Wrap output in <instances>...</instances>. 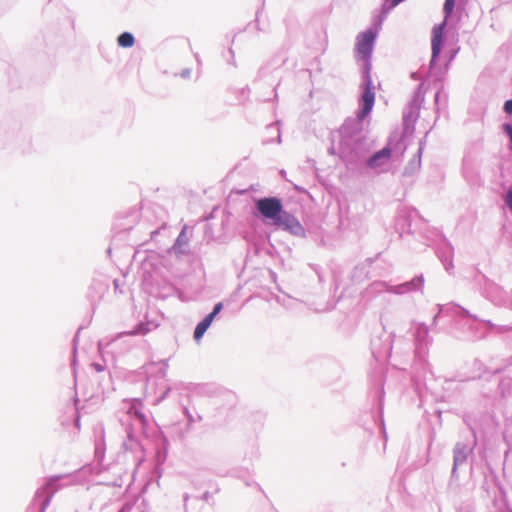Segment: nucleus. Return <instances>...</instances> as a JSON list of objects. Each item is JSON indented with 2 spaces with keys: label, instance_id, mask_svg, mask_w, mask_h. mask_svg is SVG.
<instances>
[{
  "label": "nucleus",
  "instance_id": "1",
  "mask_svg": "<svg viewBox=\"0 0 512 512\" xmlns=\"http://www.w3.org/2000/svg\"><path fill=\"white\" fill-rule=\"evenodd\" d=\"M357 119L358 110L356 111V117L347 118L339 129V157L347 166L364 165L371 170H377L388 163L393 151L402 146L401 140H397L393 145L392 140L389 139L383 148L368 156L371 149V142L363 133L364 121L366 118L361 120L359 129H352L350 127L346 131L343 130L348 121Z\"/></svg>",
  "mask_w": 512,
  "mask_h": 512
},
{
  "label": "nucleus",
  "instance_id": "2",
  "mask_svg": "<svg viewBox=\"0 0 512 512\" xmlns=\"http://www.w3.org/2000/svg\"><path fill=\"white\" fill-rule=\"evenodd\" d=\"M376 29H366L356 36L354 58L360 63V95L358 99V119L348 121L344 131L348 128L359 129L360 122L367 118L375 104V86L372 81V54L377 40Z\"/></svg>",
  "mask_w": 512,
  "mask_h": 512
},
{
  "label": "nucleus",
  "instance_id": "3",
  "mask_svg": "<svg viewBox=\"0 0 512 512\" xmlns=\"http://www.w3.org/2000/svg\"><path fill=\"white\" fill-rule=\"evenodd\" d=\"M432 338L429 336V328L425 323H418L414 331V362L413 380L417 385L423 384L426 389L428 381L434 379V374L428 362L427 356Z\"/></svg>",
  "mask_w": 512,
  "mask_h": 512
},
{
  "label": "nucleus",
  "instance_id": "4",
  "mask_svg": "<svg viewBox=\"0 0 512 512\" xmlns=\"http://www.w3.org/2000/svg\"><path fill=\"white\" fill-rule=\"evenodd\" d=\"M99 474L100 470L95 469L91 464L84 465L81 469L69 475H54L49 477L45 483L39 487L34 495V498L28 506L26 512H45L49 506L53 495L61 488V480L71 477L72 481H77L80 478H86L92 474Z\"/></svg>",
  "mask_w": 512,
  "mask_h": 512
},
{
  "label": "nucleus",
  "instance_id": "5",
  "mask_svg": "<svg viewBox=\"0 0 512 512\" xmlns=\"http://www.w3.org/2000/svg\"><path fill=\"white\" fill-rule=\"evenodd\" d=\"M142 402L140 399H132L127 408V426H126V440L123 442V447L126 451L142 452L143 445L138 437L139 434L145 438L151 436L149 432V421L146 415L142 412Z\"/></svg>",
  "mask_w": 512,
  "mask_h": 512
},
{
  "label": "nucleus",
  "instance_id": "6",
  "mask_svg": "<svg viewBox=\"0 0 512 512\" xmlns=\"http://www.w3.org/2000/svg\"><path fill=\"white\" fill-rule=\"evenodd\" d=\"M445 22L434 25L431 34V58L429 62L428 75L435 82H442L448 72L449 62L454 58L455 53L443 65H439V59L445 45Z\"/></svg>",
  "mask_w": 512,
  "mask_h": 512
},
{
  "label": "nucleus",
  "instance_id": "7",
  "mask_svg": "<svg viewBox=\"0 0 512 512\" xmlns=\"http://www.w3.org/2000/svg\"><path fill=\"white\" fill-rule=\"evenodd\" d=\"M285 210L283 200L278 196L253 198L252 216L266 225L274 227Z\"/></svg>",
  "mask_w": 512,
  "mask_h": 512
},
{
  "label": "nucleus",
  "instance_id": "8",
  "mask_svg": "<svg viewBox=\"0 0 512 512\" xmlns=\"http://www.w3.org/2000/svg\"><path fill=\"white\" fill-rule=\"evenodd\" d=\"M424 276L419 274L414 276L411 280L405 281L398 285H389L385 281H374L364 291L365 297H374L383 292H388L396 295H403L408 292L418 291L424 285Z\"/></svg>",
  "mask_w": 512,
  "mask_h": 512
},
{
  "label": "nucleus",
  "instance_id": "9",
  "mask_svg": "<svg viewBox=\"0 0 512 512\" xmlns=\"http://www.w3.org/2000/svg\"><path fill=\"white\" fill-rule=\"evenodd\" d=\"M437 310H438L437 313L433 317V321H432L433 325H436V323L438 321V318L441 315H449L451 313H455V314H457V315H459L461 317H467V318L473 319L475 321H479V322L484 323L485 326L490 331L493 330V329H496V328L501 333L512 330V325H500V326H497L496 324H494L490 320H482V319H480L477 315L470 313L466 308H464V307H462L460 305H457V304H453V303L437 304Z\"/></svg>",
  "mask_w": 512,
  "mask_h": 512
},
{
  "label": "nucleus",
  "instance_id": "10",
  "mask_svg": "<svg viewBox=\"0 0 512 512\" xmlns=\"http://www.w3.org/2000/svg\"><path fill=\"white\" fill-rule=\"evenodd\" d=\"M392 343V333H387L382 327L379 334L371 338L370 349L373 358L377 362H383L390 358L393 349Z\"/></svg>",
  "mask_w": 512,
  "mask_h": 512
},
{
  "label": "nucleus",
  "instance_id": "11",
  "mask_svg": "<svg viewBox=\"0 0 512 512\" xmlns=\"http://www.w3.org/2000/svg\"><path fill=\"white\" fill-rule=\"evenodd\" d=\"M276 229H280L298 238L306 237V230L296 216L285 210L276 225Z\"/></svg>",
  "mask_w": 512,
  "mask_h": 512
},
{
  "label": "nucleus",
  "instance_id": "12",
  "mask_svg": "<svg viewBox=\"0 0 512 512\" xmlns=\"http://www.w3.org/2000/svg\"><path fill=\"white\" fill-rule=\"evenodd\" d=\"M276 68L272 67V65L270 63H266L264 65H262L258 72H257V75H256V78L253 82V84L255 86H258L261 84V82H265L267 83L269 86H272L273 87V90H272V98L271 97H265V96H262L261 100L264 101V102H268L270 100H276L278 98V94H277V86L279 85V82H277L276 84H274V77H273V73L275 71Z\"/></svg>",
  "mask_w": 512,
  "mask_h": 512
},
{
  "label": "nucleus",
  "instance_id": "13",
  "mask_svg": "<svg viewBox=\"0 0 512 512\" xmlns=\"http://www.w3.org/2000/svg\"><path fill=\"white\" fill-rule=\"evenodd\" d=\"M436 255L442 262L445 270L451 274L452 270L454 269V247L444 235H441L440 243L436 247Z\"/></svg>",
  "mask_w": 512,
  "mask_h": 512
},
{
  "label": "nucleus",
  "instance_id": "14",
  "mask_svg": "<svg viewBox=\"0 0 512 512\" xmlns=\"http://www.w3.org/2000/svg\"><path fill=\"white\" fill-rule=\"evenodd\" d=\"M384 380L382 378H378L374 383L373 391H372V399L373 405L377 412V417L379 418L384 434L386 435L385 425H384Z\"/></svg>",
  "mask_w": 512,
  "mask_h": 512
},
{
  "label": "nucleus",
  "instance_id": "15",
  "mask_svg": "<svg viewBox=\"0 0 512 512\" xmlns=\"http://www.w3.org/2000/svg\"><path fill=\"white\" fill-rule=\"evenodd\" d=\"M473 448L463 442H457L453 448V466L451 471V478L458 479V467L465 464L468 455L472 452Z\"/></svg>",
  "mask_w": 512,
  "mask_h": 512
},
{
  "label": "nucleus",
  "instance_id": "16",
  "mask_svg": "<svg viewBox=\"0 0 512 512\" xmlns=\"http://www.w3.org/2000/svg\"><path fill=\"white\" fill-rule=\"evenodd\" d=\"M189 250V238L187 236V226L184 225L175 239L171 248H169L168 253L174 254L176 257H182L188 255Z\"/></svg>",
  "mask_w": 512,
  "mask_h": 512
},
{
  "label": "nucleus",
  "instance_id": "17",
  "mask_svg": "<svg viewBox=\"0 0 512 512\" xmlns=\"http://www.w3.org/2000/svg\"><path fill=\"white\" fill-rule=\"evenodd\" d=\"M481 288L485 297L492 303L499 305L501 289L498 284L490 280L485 275H482V281H480Z\"/></svg>",
  "mask_w": 512,
  "mask_h": 512
},
{
  "label": "nucleus",
  "instance_id": "18",
  "mask_svg": "<svg viewBox=\"0 0 512 512\" xmlns=\"http://www.w3.org/2000/svg\"><path fill=\"white\" fill-rule=\"evenodd\" d=\"M154 441L156 446V457L159 463H163L167 457L169 441L162 431L154 432Z\"/></svg>",
  "mask_w": 512,
  "mask_h": 512
},
{
  "label": "nucleus",
  "instance_id": "19",
  "mask_svg": "<svg viewBox=\"0 0 512 512\" xmlns=\"http://www.w3.org/2000/svg\"><path fill=\"white\" fill-rule=\"evenodd\" d=\"M423 142L420 141L418 151L416 155L408 162V164L404 168L403 175L404 176H412L415 174L421 167V156L423 153Z\"/></svg>",
  "mask_w": 512,
  "mask_h": 512
},
{
  "label": "nucleus",
  "instance_id": "20",
  "mask_svg": "<svg viewBox=\"0 0 512 512\" xmlns=\"http://www.w3.org/2000/svg\"><path fill=\"white\" fill-rule=\"evenodd\" d=\"M215 319L212 315L207 314L201 321H199L194 329L193 338L196 342H200L204 337L206 331L210 328Z\"/></svg>",
  "mask_w": 512,
  "mask_h": 512
},
{
  "label": "nucleus",
  "instance_id": "21",
  "mask_svg": "<svg viewBox=\"0 0 512 512\" xmlns=\"http://www.w3.org/2000/svg\"><path fill=\"white\" fill-rule=\"evenodd\" d=\"M416 213L415 210L410 212H400L399 215L396 218V227L398 229H401V234L403 233H410L412 234L413 231L411 229V214Z\"/></svg>",
  "mask_w": 512,
  "mask_h": 512
},
{
  "label": "nucleus",
  "instance_id": "22",
  "mask_svg": "<svg viewBox=\"0 0 512 512\" xmlns=\"http://www.w3.org/2000/svg\"><path fill=\"white\" fill-rule=\"evenodd\" d=\"M116 42L120 48L128 49L135 45L136 39L133 33L124 31L117 36Z\"/></svg>",
  "mask_w": 512,
  "mask_h": 512
},
{
  "label": "nucleus",
  "instance_id": "23",
  "mask_svg": "<svg viewBox=\"0 0 512 512\" xmlns=\"http://www.w3.org/2000/svg\"><path fill=\"white\" fill-rule=\"evenodd\" d=\"M152 323L151 322H143V321H140L139 323H137L134 328L127 332L128 335H146L148 332L151 331V328H150V325Z\"/></svg>",
  "mask_w": 512,
  "mask_h": 512
},
{
  "label": "nucleus",
  "instance_id": "24",
  "mask_svg": "<svg viewBox=\"0 0 512 512\" xmlns=\"http://www.w3.org/2000/svg\"><path fill=\"white\" fill-rule=\"evenodd\" d=\"M12 132L5 123L0 122V148L10 140Z\"/></svg>",
  "mask_w": 512,
  "mask_h": 512
},
{
  "label": "nucleus",
  "instance_id": "25",
  "mask_svg": "<svg viewBox=\"0 0 512 512\" xmlns=\"http://www.w3.org/2000/svg\"><path fill=\"white\" fill-rule=\"evenodd\" d=\"M418 114H419V111H416V110H414V108H411V107H410L409 111L403 112V124H404L405 130L407 129L409 122L413 123L416 121Z\"/></svg>",
  "mask_w": 512,
  "mask_h": 512
},
{
  "label": "nucleus",
  "instance_id": "26",
  "mask_svg": "<svg viewBox=\"0 0 512 512\" xmlns=\"http://www.w3.org/2000/svg\"><path fill=\"white\" fill-rule=\"evenodd\" d=\"M105 457V444L104 440H101L96 442L95 444V459L97 460L98 464H101Z\"/></svg>",
  "mask_w": 512,
  "mask_h": 512
},
{
  "label": "nucleus",
  "instance_id": "27",
  "mask_svg": "<svg viewBox=\"0 0 512 512\" xmlns=\"http://www.w3.org/2000/svg\"><path fill=\"white\" fill-rule=\"evenodd\" d=\"M247 473V470L243 468H232L228 470L225 474H221V476H230L239 479H244V475Z\"/></svg>",
  "mask_w": 512,
  "mask_h": 512
},
{
  "label": "nucleus",
  "instance_id": "28",
  "mask_svg": "<svg viewBox=\"0 0 512 512\" xmlns=\"http://www.w3.org/2000/svg\"><path fill=\"white\" fill-rule=\"evenodd\" d=\"M423 100V97L421 96L420 92V86L417 88V90L414 93V96L412 100L410 101V107L414 108V110L419 111L420 108V102Z\"/></svg>",
  "mask_w": 512,
  "mask_h": 512
},
{
  "label": "nucleus",
  "instance_id": "29",
  "mask_svg": "<svg viewBox=\"0 0 512 512\" xmlns=\"http://www.w3.org/2000/svg\"><path fill=\"white\" fill-rule=\"evenodd\" d=\"M183 412L189 424H192L197 421H202V416L199 413H196L194 415L187 407L183 408Z\"/></svg>",
  "mask_w": 512,
  "mask_h": 512
},
{
  "label": "nucleus",
  "instance_id": "30",
  "mask_svg": "<svg viewBox=\"0 0 512 512\" xmlns=\"http://www.w3.org/2000/svg\"><path fill=\"white\" fill-rule=\"evenodd\" d=\"M83 329V326H80L77 330V332L75 333L74 337H73V340H72V343H73V359H72V365L74 366L77 362V359H76V354H77V345H78V341H79V334H80V331Z\"/></svg>",
  "mask_w": 512,
  "mask_h": 512
},
{
  "label": "nucleus",
  "instance_id": "31",
  "mask_svg": "<svg viewBox=\"0 0 512 512\" xmlns=\"http://www.w3.org/2000/svg\"><path fill=\"white\" fill-rule=\"evenodd\" d=\"M456 0H445L443 4V13L446 17L450 16L455 8Z\"/></svg>",
  "mask_w": 512,
  "mask_h": 512
},
{
  "label": "nucleus",
  "instance_id": "32",
  "mask_svg": "<svg viewBox=\"0 0 512 512\" xmlns=\"http://www.w3.org/2000/svg\"><path fill=\"white\" fill-rule=\"evenodd\" d=\"M223 307H224L223 302H217L213 306L211 312H209L208 314L212 315L213 318L215 319L220 314V312L223 310Z\"/></svg>",
  "mask_w": 512,
  "mask_h": 512
},
{
  "label": "nucleus",
  "instance_id": "33",
  "mask_svg": "<svg viewBox=\"0 0 512 512\" xmlns=\"http://www.w3.org/2000/svg\"><path fill=\"white\" fill-rule=\"evenodd\" d=\"M503 133L508 137V139H512V122H505L501 126Z\"/></svg>",
  "mask_w": 512,
  "mask_h": 512
},
{
  "label": "nucleus",
  "instance_id": "34",
  "mask_svg": "<svg viewBox=\"0 0 512 512\" xmlns=\"http://www.w3.org/2000/svg\"><path fill=\"white\" fill-rule=\"evenodd\" d=\"M503 111L505 114L511 116L512 115V98L508 99L504 102Z\"/></svg>",
  "mask_w": 512,
  "mask_h": 512
},
{
  "label": "nucleus",
  "instance_id": "35",
  "mask_svg": "<svg viewBox=\"0 0 512 512\" xmlns=\"http://www.w3.org/2000/svg\"><path fill=\"white\" fill-rule=\"evenodd\" d=\"M505 203L512 214V189H510L506 195Z\"/></svg>",
  "mask_w": 512,
  "mask_h": 512
},
{
  "label": "nucleus",
  "instance_id": "36",
  "mask_svg": "<svg viewBox=\"0 0 512 512\" xmlns=\"http://www.w3.org/2000/svg\"><path fill=\"white\" fill-rule=\"evenodd\" d=\"M340 298H341V296H339L336 300L333 299L331 301H328L326 310H328V311L333 310L336 307V304L339 302Z\"/></svg>",
  "mask_w": 512,
  "mask_h": 512
},
{
  "label": "nucleus",
  "instance_id": "37",
  "mask_svg": "<svg viewBox=\"0 0 512 512\" xmlns=\"http://www.w3.org/2000/svg\"><path fill=\"white\" fill-rule=\"evenodd\" d=\"M91 366L93 367L94 370H96L97 372H103L105 370V366L101 363H98V362H93L91 364Z\"/></svg>",
  "mask_w": 512,
  "mask_h": 512
},
{
  "label": "nucleus",
  "instance_id": "38",
  "mask_svg": "<svg viewBox=\"0 0 512 512\" xmlns=\"http://www.w3.org/2000/svg\"><path fill=\"white\" fill-rule=\"evenodd\" d=\"M180 76L183 78V79H189L190 76H191V69L190 68H185L181 71L180 73Z\"/></svg>",
  "mask_w": 512,
  "mask_h": 512
},
{
  "label": "nucleus",
  "instance_id": "39",
  "mask_svg": "<svg viewBox=\"0 0 512 512\" xmlns=\"http://www.w3.org/2000/svg\"><path fill=\"white\" fill-rule=\"evenodd\" d=\"M228 53H229V55L231 57V60H228V62L230 64H232L233 66H236L235 53H234V50L231 47L228 49Z\"/></svg>",
  "mask_w": 512,
  "mask_h": 512
},
{
  "label": "nucleus",
  "instance_id": "40",
  "mask_svg": "<svg viewBox=\"0 0 512 512\" xmlns=\"http://www.w3.org/2000/svg\"><path fill=\"white\" fill-rule=\"evenodd\" d=\"M210 498H211V493L209 491H205L202 496H201V499L205 502H209L210 501Z\"/></svg>",
  "mask_w": 512,
  "mask_h": 512
},
{
  "label": "nucleus",
  "instance_id": "41",
  "mask_svg": "<svg viewBox=\"0 0 512 512\" xmlns=\"http://www.w3.org/2000/svg\"><path fill=\"white\" fill-rule=\"evenodd\" d=\"M340 153V150L338 151V155ZM328 154L330 155H337V151H336V148L334 146V144H332L329 148H328Z\"/></svg>",
  "mask_w": 512,
  "mask_h": 512
},
{
  "label": "nucleus",
  "instance_id": "42",
  "mask_svg": "<svg viewBox=\"0 0 512 512\" xmlns=\"http://www.w3.org/2000/svg\"><path fill=\"white\" fill-rule=\"evenodd\" d=\"M170 390H171V389H170L169 387H168V388H166V389L164 390V392L162 393V395L159 397L158 401H161V400L165 399V398L167 397V395L169 394Z\"/></svg>",
  "mask_w": 512,
  "mask_h": 512
},
{
  "label": "nucleus",
  "instance_id": "43",
  "mask_svg": "<svg viewBox=\"0 0 512 512\" xmlns=\"http://www.w3.org/2000/svg\"><path fill=\"white\" fill-rule=\"evenodd\" d=\"M183 500H184V505L186 506L187 501L189 500V494H188V493H185V494L183 495Z\"/></svg>",
  "mask_w": 512,
  "mask_h": 512
},
{
  "label": "nucleus",
  "instance_id": "44",
  "mask_svg": "<svg viewBox=\"0 0 512 512\" xmlns=\"http://www.w3.org/2000/svg\"><path fill=\"white\" fill-rule=\"evenodd\" d=\"M151 238H154L157 234H159V229L151 231Z\"/></svg>",
  "mask_w": 512,
  "mask_h": 512
},
{
  "label": "nucleus",
  "instance_id": "45",
  "mask_svg": "<svg viewBox=\"0 0 512 512\" xmlns=\"http://www.w3.org/2000/svg\"><path fill=\"white\" fill-rule=\"evenodd\" d=\"M352 279L354 281H359L360 279H362V275H352Z\"/></svg>",
  "mask_w": 512,
  "mask_h": 512
},
{
  "label": "nucleus",
  "instance_id": "46",
  "mask_svg": "<svg viewBox=\"0 0 512 512\" xmlns=\"http://www.w3.org/2000/svg\"><path fill=\"white\" fill-rule=\"evenodd\" d=\"M277 133H278V137H277V141L280 143L281 142V135H280V130L278 127H275Z\"/></svg>",
  "mask_w": 512,
  "mask_h": 512
},
{
  "label": "nucleus",
  "instance_id": "47",
  "mask_svg": "<svg viewBox=\"0 0 512 512\" xmlns=\"http://www.w3.org/2000/svg\"><path fill=\"white\" fill-rule=\"evenodd\" d=\"M194 56H195L197 63L201 64V59H200L199 55L196 53Z\"/></svg>",
  "mask_w": 512,
  "mask_h": 512
},
{
  "label": "nucleus",
  "instance_id": "48",
  "mask_svg": "<svg viewBox=\"0 0 512 512\" xmlns=\"http://www.w3.org/2000/svg\"><path fill=\"white\" fill-rule=\"evenodd\" d=\"M508 146H509V150L512 151V138L509 139V145Z\"/></svg>",
  "mask_w": 512,
  "mask_h": 512
},
{
  "label": "nucleus",
  "instance_id": "49",
  "mask_svg": "<svg viewBox=\"0 0 512 512\" xmlns=\"http://www.w3.org/2000/svg\"><path fill=\"white\" fill-rule=\"evenodd\" d=\"M339 288V283L337 281V279H335V290H337Z\"/></svg>",
  "mask_w": 512,
  "mask_h": 512
},
{
  "label": "nucleus",
  "instance_id": "50",
  "mask_svg": "<svg viewBox=\"0 0 512 512\" xmlns=\"http://www.w3.org/2000/svg\"><path fill=\"white\" fill-rule=\"evenodd\" d=\"M114 285H115V288H118L119 287V284H118V280H114Z\"/></svg>",
  "mask_w": 512,
  "mask_h": 512
},
{
  "label": "nucleus",
  "instance_id": "51",
  "mask_svg": "<svg viewBox=\"0 0 512 512\" xmlns=\"http://www.w3.org/2000/svg\"><path fill=\"white\" fill-rule=\"evenodd\" d=\"M411 77H412L413 79H417V78H416V73H415V72H412V73H411Z\"/></svg>",
  "mask_w": 512,
  "mask_h": 512
},
{
  "label": "nucleus",
  "instance_id": "52",
  "mask_svg": "<svg viewBox=\"0 0 512 512\" xmlns=\"http://www.w3.org/2000/svg\"><path fill=\"white\" fill-rule=\"evenodd\" d=\"M438 98H439V92H437L436 95H435V101L436 102L438 101Z\"/></svg>",
  "mask_w": 512,
  "mask_h": 512
},
{
  "label": "nucleus",
  "instance_id": "53",
  "mask_svg": "<svg viewBox=\"0 0 512 512\" xmlns=\"http://www.w3.org/2000/svg\"><path fill=\"white\" fill-rule=\"evenodd\" d=\"M118 512H126V510L124 508H121L120 510H118Z\"/></svg>",
  "mask_w": 512,
  "mask_h": 512
},
{
  "label": "nucleus",
  "instance_id": "54",
  "mask_svg": "<svg viewBox=\"0 0 512 512\" xmlns=\"http://www.w3.org/2000/svg\"><path fill=\"white\" fill-rule=\"evenodd\" d=\"M245 484H246L247 486H250V485H251V483H250L249 481H245Z\"/></svg>",
  "mask_w": 512,
  "mask_h": 512
},
{
  "label": "nucleus",
  "instance_id": "55",
  "mask_svg": "<svg viewBox=\"0 0 512 512\" xmlns=\"http://www.w3.org/2000/svg\"><path fill=\"white\" fill-rule=\"evenodd\" d=\"M238 193H239V194H243V193H245V190H241V191H239Z\"/></svg>",
  "mask_w": 512,
  "mask_h": 512
}]
</instances>
